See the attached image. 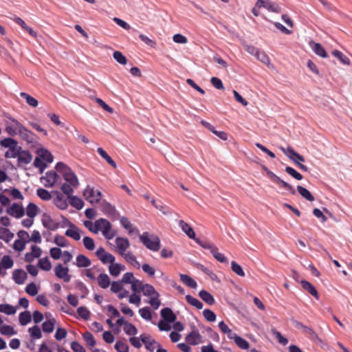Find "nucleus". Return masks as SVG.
<instances>
[{
    "label": "nucleus",
    "instance_id": "bf43d9fd",
    "mask_svg": "<svg viewBox=\"0 0 352 352\" xmlns=\"http://www.w3.org/2000/svg\"><path fill=\"white\" fill-rule=\"evenodd\" d=\"M131 284V289L134 293H140L142 291L144 285L140 280L135 279Z\"/></svg>",
    "mask_w": 352,
    "mask_h": 352
},
{
    "label": "nucleus",
    "instance_id": "aec40b11",
    "mask_svg": "<svg viewBox=\"0 0 352 352\" xmlns=\"http://www.w3.org/2000/svg\"><path fill=\"white\" fill-rule=\"evenodd\" d=\"M27 278L26 273L22 270H15L12 273V278L14 282L18 285H21L24 283Z\"/></svg>",
    "mask_w": 352,
    "mask_h": 352
},
{
    "label": "nucleus",
    "instance_id": "dca6fc26",
    "mask_svg": "<svg viewBox=\"0 0 352 352\" xmlns=\"http://www.w3.org/2000/svg\"><path fill=\"white\" fill-rule=\"evenodd\" d=\"M69 228L65 232L67 236L71 237L76 241L80 239V230L73 223H69Z\"/></svg>",
    "mask_w": 352,
    "mask_h": 352
},
{
    "label": "nucleus",
    "instance_id": "f257e3e1",
    "mask_svg": "<svg viewBox=\"0 0 352 352\" xmlns=\"http://www.w3.org/2000/svg\"><path fill=\"white\" fill-rule=\"evenodd\" d=\"M56 169L63 175L64 179L73 187H78L79 183L76 174L63 162H58L56 165Z\"/></svg>",
    "mask_w": 352,
    "mask_h": 352
},
{
    "label": "nucleus",
    "instance_id": "6e6d98bb",
    "mask_svg": "<svg viewBox=\"0 0 352 352\" xmlns=\"http://www.w3.org/2000/svg\"><path fill=\"white\" fill-rule=\"evenodd\" d=\"M231 269L238 276H241V277L245 276V272H244L243 268L236 262H235V261L231 262Z\"/></svg>",
    "mask_w": 352,
    "mask_h": 352
},
{
    "label": "nucleus",
    "instance_id": "5fc2aeb1",
    "mask_svg": "<svg viewBox=\"0 0 352 352\" xmlns=\"http://www.w3.org/2000/svg\"><path fill=\"white\" fill-rule=\"evenodd\" d=\"M1 263L3 267V269L6 270L12 268L14 265L13 260L10 256L8 255H5L2 257Z\"/></svg>",
    "mask_w": 352,
    "mask_h": 352
},
{
    "label": "nucleus",
    "instance_id": "2f4dec72",
    "mask_svg": "<svg viewBox=\"0 0 352 352\" xmlns=\"http://www.w3.org/2000/svg\"><path fill=\"white\" fill-rule=\"evenodd\" d=\"M98 153L100 156L104 158L107 162L110 164L113 168H116V163L112 160V158L107 153V152L102 148L99 147L97 149Z\"/></svg>",
    "mask_w": 352,
    "mask_h": 352
},
{
    "label": "nucleus",
    "instance_id": "f704fd0d",
    "mask_svg": "<svg viewBox=\"0 0 352 352\" xmlns=\"http://www.w3.org/2000/svg\"><path fill=\"white\" fill-rule=\"evenodd\" d=\"M55 322L56 320L54 318L44 322L42 324L43 331L45 333H52L54 329Z\"/></svg>",
    "mask_w": 352,
    "mask_h": 352
},
{
    "label": "nucleus",
    "instance_id": "37998d69",
    "mask_svg": "<svg viewBox=\"0 0 352 352\" xmlns=\"http://www.w3.org/2000/svg\"><path fill=\"white\" fill-rule=\"evenodd\" d=\"M31 314L30 311H25L23 312H21L19 314V322L21 325H26L31 321Z\"/></svg>",
    "mask_w": 352,
    "mask_h": 352
},
{
    "label": "nucleus",
    "instance_id": "473e14b6",
    "mask_svg": "<svg viewBox=\"0 0 352 352\" xmlns=\"http://www.w3.org/2000/svg\"><path fill=\"white\" fill-rule=\"evenodd\" d=\"M297 190L298 193L305 199L309 201H313L314 200V197L312 195V194L305 188L298 186H297Z\"/></svg>",
    "mask_w": 352,
    "mask_h": 352
},
{
    "label": "nucleus",
    "instance_id": "774afa93",
    "mask_svg": "<svg viewBox=\"0 0 352 352\" xmlns=\"http://www.w3.org/2000/svg\"><path fill=\"white\" fill-rule=\"evenodd\" d=\"M115 349L118 352H129V346L122 341H118L116 343Z\"/></svg>",
    "mask_w": 352,
    "mask_h": 352
},
{
    "label": "nucleus",
    "instance_id": "c85d7f7f",
    "mask_svg": "<svg viewBox=\"0 0 352 352\" xmlns=\"http://www.w3.org/2000/svg\"><path fill=\"white\" fill-rule=\"evenodd\" d=\"M38 208L34 203H30L26 208V214L28 217L34 219L38 214Z\"/></svg>",
    "mask_w": 352,
    "mask_h": 352
},
{
    "label": "nucleus",
    "instance_id": "4c0bfd02",
    "mask_svg": "<svg viewBox=\"0 0 352 352\" xmlns=\"http://www.w3.org/2000/svg\"><path fill=\"white\" fill-rule=\"evenodd\" d=\"M21 97L26 100V102L32 107H36L38 104V100L25 92H21Z\"/></svg>",
    "mask_w": 352,
    "mask_h": 352
},
{
    "label": "nucleus",
    "instance_id": "c9c22d12",
    "mask_svg": "<svg viewBox=\"0 0 352 352\" xmlns=\"http://www.w3.org/2000/svg\"><path fill=\"white\" fill-rule=\"evenodd\" d=\"M16 308L9 304H1L0 312L4 313L7 315H13L16 313Z\"/></svg>",
    "mask_w": 352,
    "mask_h": 352
},
{
    "label": "nucleus",
    "instance_id": "79ce46f5",
    "mask_svg": "<svg viewBox=\"0 0 352 352\" xmlns=\"http://www.w3.org/2000/svg\"><path fill=\"white\" fill-rule=\"evenodd\" d=\"M69 199L70 204L77 210H80L84 206V202L81 199L76 196H72Z\"/></svg>",
    "mask_w": 352,
    "mask_h": 352
},
{
    "label": "nucleus",
    "instance_id": "a18cd8bd",
    "mask_svg": "<svg viewBox=\"0 0 352 352\" xmlns=\"http://www.w3.org/2000/svg\"><path fill=\"white\" fill-rule=\"evenodd\" d=\"M38 156L41 159L51 163L53 161L52 155L45 149H40L38 152Z\"/></svg>",
    "mask_w": 352,
    "mask_h": 352
},
{
    "label": "nucleus",
    "instance_id": "a878e982",
    "mask_svg": "<svg viewBox=\"0 0 352 352\" xmlns=\"http://www.w3.org/2000/svg\"><path fill=\"white\" fill-rule=\"evenodd\" d=\"M91 264L90 259L83 254H79L76 257L75 265L78 267H87Z\"/></svg>",
    "mask_w": 352,
    "mask_h": 352
},
{
    "label": "nucleus",
    "instance_id": "3c124183",
    "mask_svg": "<svg viewBox=\"0 0 352 352\" xmlns=\"http://www.w3.org/2000/svg\"><path fill=\"white\" fill-rule=\"evenodd\" d=\"M123 330L126 334L129 336H135L138 333L137 328L131 323L127 322L123 327Z\"/></svg>",
    "mask_w": 352,
    "mask_h": 352
},
{
    "label": "nucleus",
    "instance_id": "423d86ee",
    "mask_svg": "<svg viewBox=\"0 0 352 352\" xmlns=\"http://www.w3.org/2000/svg\"><path fill=\"white\" fill-rule=\"evenodd\" d=\"M266 172L269 177L276 184L279 186V187L283 188L287 190H288L291 194L294 195L296 193L295 189L293 188L292 186H291L287 182L283 181L278 176L275 175L274 173H272L271 170L266 168Z\"/></svg>",
    "mask_w": 352,
    "mask_h": 352
},
{
    "label": "nucleus",
    "instance_id": "f3484780",
    "mask_svg": "<svg viewBox=\"0 0 352 352\" xmlns=\"http://www.w3.org/2000/svg\"><path fill=\"white\" fill-rule=\"evenodd\" d=\"M141 341L144 344L145 347L147 350L153 352L154 351V344H157L154 339H152L151 336L148 334H142L140 336Z\"/></svg>",
    "mask_w": 352,
    "mask_h": 352
},
{
    "label": "nucleus",
    "instance_id": "69168bd1",
    "mask_svg": "<svg viewBox=\"0 0 352 352\" xmlns=\"http://www.w3.org/2000/svg\"><path fill=\"white\" fill-rule=\"evenodd\" d=\"M113 56L114 59L121 65H126L127 63L126 57L119 51L114 52Z\"/></svg>",
    "mask_w": 352,
    "mask_h": 352
},
{
    "label": "nucleus",
    "instance_id": "49530a36",
    "mask_svg": "<svg viewBox=\"0 0 352 352\" xmlns=\"http://www.w3.org/2000/svg\"><path fill=\"white\" fill-rule=\"evenodd\" d=\"M82 337L88 346L93 347L96 345L95 339L90 332H85L82 335Z\"/></svg>",
    "mask_w": 352,
    "mask_h": 352
},
{
    "label": "nucleus",
    "instance_id": "9b49d317",
    "mask_svg": "<svg viewBox=\"0 0 352 352\" xmlns=\"http://www.w3.org/2000/svg\"><path fill=\"white\" fill-rule=\"evenodd\" d=\"M257 6L267 9L270 12L279 13L281 12V8L275 2L270 0H258Z\"/></svg>",
    "mask_w": 352,
    "mask_h": 352
},
{
    "label": "nucleus",
    "instance_id": "0e129e2a",
    "mask_svg": "<svg viewBox=\"0 0 352 352\" xmlns=\"http://www.w3.org/2000/svg\"><path fill=\"white\" fill-rule=\"evenodd\" d=\"M78 314L84 320H88L90 317V311L85 307H80L77 309Z\"/></svg>",
    "mask_w": 352,
    "mask_h": 352
},
{
    "label": "nucleus",
    "instance_id": "1a4fd4ad",
    "mask_svg": "<svg viewBox=\"0 0 352 352\" xmlns=\"http://www.w3.org/2000/svg\"><path fill=\"white\" fill-rule=\"evenodd\" d=\"M96 255L98 258V259L104 265L111 264L115 262L116 258L115 256L107 252L104 248H99L96 252Z\"/></svg>",
    "mask_w": 352,
    "mask_h": 352
},
{
    "label": "nucleus",
    "instance_id": "a211bd4d",
    "mask_svg": "<svg viewBox=\"0 0 352 352\" xmlns=\"http://www.w3.org/2000/svg\"><path fill=\"white\" fill-rule=\"evenodd\" d=\"M201 336L198 331H192L186 338V341L191 345H197L201 342Z\"/></svg>",
    "mask_w": 352,
    "mask_h": 352
},
{
    "label": "nucleus",
    "instance_id": "b1692460",
    "mask_svg": "<svg viewBox=\"0 0 352 352\" xmlns=\"http://www.w3.org/2000/svg\"><path fill=\"white\" fill-rule=\"evenodd\" d=\"M125 270V266L115 262L111 263L109 266V271L111 276L117 277L122 271Z\"/></svg>",
    "mask_w": 352,
    "mask_h": 352
},
{
    "label": "nucleus",
    "instance_id": "4468645a",
    "mask_svg": "<svg viewBox=\"0 0 352 352\" xmlns=\"http://www.w3.org/2000/svg\"><path fill=\"white\" fill-rule=\"evenodd\" d=\"M43 226L51 230H55L58 228V223L56 222L50 214L44 213L41 219Z\"/></svg>",
    "mask_w": 352,
    "mask_h": 352
},
{
    "label": "nucleus",
    "instance_id": "c03bdc74",
    "mask_svg": "<svg viewBox=\"0 0 352 352\" xmlns=\"http://www.w3.org/2000/svg\"><path fill=\"white\" fill-rule=\"evenodd\" d=\"M333 55L336 57L344 65H349L350 64V60L346 57L342 52L338 50H334L332 52Z\"/></svg>",
    "mask_w": 352,
    "mask_h": 352
},
{
    "label": "nucleus",
    "instance_id": "ddd939ff",
    "mask_svg": "<svg viewBox=\"0 0 352 352\" xmlns=\"http://www.w3.org/2000/svg\"><path fill=\"white\" fill-rule=\"evenodd\" d=\"M115 242L116 244L117 252L120 256L123 255L130 246L129 241L126 238L117 237Z\"/></svg>",
    "mask_w": 352,
    "mask_h": 352
},
{
    "label": "nucleus",
    "instance_id": "e433bc0d",
    "mask_svg": "<svg viewBox=\"0 0 352 352\" xmlns=\"http://www.w3.org/2000/svg\"><path fill=\"white\" fill-rule=\"evenodd\" d=\"M38 266L44 271H50L52 268V264L48 257L40 258L38 262Z\"/></svg>",
    "mask_w": 352,
    "mask_h": 352
},
{
    "label": "nucleus",
    "instance_id": "58836bf2",
    "mask_svg": "<svg viewBox=\"0 0 352 352\" xmlns=\"http://www.w3.org/2000/svg\"><path fill=\"white\" fill-rule=\"evenodd\" d=\"M186 300L188 304L191 305L192 306L196 307L198 309H201L203 308V303L200 300L192 297L190 295H186Z\"/></svg>",
    "mask_w": 352,
    "mask_h": 352
},
{
    "label": "nucleus",
    "instance_id": "c756f323",
    "mask_svg": "<svg viewBox=\"0 0 352 352\" xmlns=\"http://www.w3.org/2000/svg\"><path fill=\"white\" fill-rule=\"evenodd\" d=\"M13 237L14 234L8 228L0 227V239L8 243Z\"/></svg>",
    "mask_w": 352,
    "mask_h": 352
},
{
    "label": "nucleus",
    "instance_id": "39448f33",
    "mask_svg": "<svg viewBox=\"0 0 352 352\" xmlns=\"http://www.w3.org/2000/svg\"><path fill=\"white\" fill-rule=\"evenodd\" d=\"M266 172L269 177L276 184L279 186V187L283 188L287 190H288L291 194L294 195L296 193L295 189L293 188L292 186H291L287 182L283 181L278 176L275 175L274 173H272L271 170L266 168Z\"/></svg>",
    "mask_w": 352,
    "mask_h": 352
},
{
    "label": "nucleus",
    "instance_id": "20e7f679",
    "mask_svg": "<svg viewBox=\"0 0 352 352\" xmlns=\"http://www.w3.org/2000/svg\"><path fill=\"white\" fill-rule=\"evenodd\" d=\"M83 195L86 200L92 204L98 203L102 197V194L100 190H95L94 188L89 186L84 190Z\"/></svg>",
    "mask_w": 352,
    "mask_h": 352
},
{
    "label": "nucleus",
    "instance_id": "09e8293b",
    "mask_svg": "<svg viewBox=\"0 0 352 352\" xmlns=\"http://www.w3.org/2000/svg\"><path fill=\"white\" fill-rule=\"evenodd\" d=\"M144 296H148L150 297L153 296L154 295L158 294L157 292L155 289V288L149 284L144 285L142 291Z\"/></svg>",
    "mask_w": 352,
    "mask_h": 352
},
{
    "label": "nucleus",
    "instance_id": "7ed1b4c3",
    "mask_svg": "<svg viewBox=\"0 0 352 352\" xmlns=\"http://www.w3.org/2000/svg\"><path fill=\"white\" fill-rule=\"evenodd\" d=\"M140 241L150 250L157 252L161 247L160 238L155 235L149 237L148 232H145L139 236Z\"/></svg>",
    "mask_w": 352,
    "mask_h": 352
},
{
    "label": "nucleus",
    "instance_id": "f03ea898",
    "mask_svg": "<svg viewBox=\"0 0 352 352\" xmlns=\"http://www.w3.org/2000/svg\"><path fill=\"white\" fill-rule=\"evenodd\" d=\"M94 233H98V231H102L104 236L107 239H113L116 233L112 230L110 222L105 219H99L94 223Z\"/></svg>",
    "mask_w": 352,
    "mask_h": 352
},
{
    "label": "nucleus",
    "instance_id": "0eeeda50",
    "mask_svg": "<svg viewBox=\"0 0 352 352\" xmlns=\"http://www.w3.org/2000/svg\"><path fill=\"white\" fill-rule=\"evenodd\" d=\"M69 271L67 267H64L60 263L57 264L54 268L55 276L65 283H69L71 280L72 276L69 274Z\"/></svg>",
    "mask_w": 352,
    "mask_h": 352
},
{
    "label": "nucleus",
    "instance_id": "ea45409f",
    "mask_svg": "<svg viewBox=\"0 0 352 352\" xmlns=\"http://www.w3.org/2000/svg\"><path fill=\"white\" fill-rule=\"evenodd\" d=\"M55 205L60 209L64 210L67 208V202L64 197L61 195H58L54 199Z\"/></svg>",
    "mask_w": 352,
    "mask_h": 352
},
{
    "label": "nucleus",
    "instance_id": "864d4df0",
    "mask_svg": "<svg viewBox=\"0 0 352 352\" xmlns=\"http://www.w3.org/2000/svg\"><path fill=\"white\" fill-rule=\"evenodd\" d=\"M235 344L241 349H248L250 344L249 342L245 340L244 338L237 336L235 338V340H234Z\"/></svg>",
    "mask_w": 352,
    "mask_h": 352
},
{
    "label": "nucleus",
    "instance_id": "13d9d810",
    "mask_svg": "<svg viewBox=\"0 0 352 352\" xmlns=\"http://www.w3.org/2000/svg\"><path fill=\"white\" fill-rule=\"evenodd\" d=\"M313 50L317 55L321 57L325 58L327 56L324 47L320 43H314Z\"/></svg>",
    "mask_w": 352,
    "mask_h": 352
},
{
    "label": "nucleus",
    "instance_id": "4d7b16f0",
    "mask_svg": "<svg viewBox=\"0 0 352 352\" xmlns=\"http://www.w3.org/2000/svg\"><path fill=\"white\" fill-rule=\"evenodd\" d=\"M36 195L43 200L48 201L51 199L52 196L49 191L43 188H38L36 190Z\"/></svg>",
    "mask_w": 352,
    "mask_h": 352
},
{
    "label": "nucleus",
    "instance_id": "6e6552de",
    "mask_svg": "<svg viewBox=\"0 0 352 352\" xmlns=\"http://www.w3.org/2000/svg\"><path fill=\"white\" fill-rule=\"evenodd\" d=\"M13 123L16 125V129L18 131V133L20 135L21 138L28 142H32L34 140L33 133L26 129L23 125H22L18 120H13Z\"/></svg>",
    "mask_w": 352,
    "mask_h": 352
},
{
    "label": "nucleus",
    "instance_id": "a19ab883",
    "mask_svg": "<svg viewBox=\"0 0 352 352\" xmlns=\"http://www.w3.org/2000/svg\"><path fill=\"white\" fill-rule=\"evenodd\" d=\"M0 144L2 146L8 148L18 147L17 142L11 138H7L2 140Z\"/></svg>",
    "mask_w": 352,
    "mask_h": 352
},
{
    "label": "nucleus",
    "instance_id": "393cba45",
    "mask_svg": "<svg viewBox=\"0 0 352 352\" xmlns=\"http://www.w3.org/2000/svg\"><path fill=\"white\" fill-rule=\"evenodd\" d=\"M121 225L128 230L129 234L136 233L138 234L139 231L137 228H133L128 218L122 217L120 219Z\"/></svg>",
    "mask_w": 352,
    "mask_h": 352
},
{
    "label": "nucleus",
    "instance_id": "4be33fe9",
    "mask_svg": "<svg viewBox=\"0 0 352 352\" xmlns=\"http://www.w3.org/2000/svg\"><path fill=\"white\" fill-rule=\"evenodd\" d=\"M161 316L168 322H174L177 318L172 309L168 307L164 308L161 310Z\"/></svg>",
    "mask_w": 352,
    "mask_h": 352
},
{
    "label": "nucleus",
    "instance_id": "338daca9",
    "mask_svg": "<svg viewBox=\"0 0 352 352\" xmlns=\"http://www.w3.org/2000/svg\"><path fill=\"white\" fill-rule=\"evenodd\" d=\"M54 243L59 247H67L68 241L65 236L61 235H56L54 237Z\"/></svg>",
    "mask_w": 352,
    "mask_h": 352
},
{
    "label": "nucleus",
    "instance_id": "412c9836",
    "mask_svg": "<svg viewBox=\"0 0 352 352\" xmlns=\"http://www.w3.org/2000/svg\"><path fill=\"white\" fill-rule=\"evenodd\" d=\"M302 287L308 292L311 296L315 297L317 300L319 299L318 293L315 287L307 280H301L300 282Z\"/></svg>",
    "mask_w": 352,
    "mask_h": 352
},
{
    "label": "nucleus",
    "instance_id": "f8f14e48",
    "mask_svg": "<svg viewBox=\"0 0 352 352\" xmlns=\"http://www.w3.org/2000/svg\"><path fill=\"white\" fill-rule=\"evenodd\" d=\"M6 212L8 214L16 219L21 218L25 214L23 207L17 203L12 204L7 208Z\"/></svg>",
    "mask_w": 352,
    "mask_h": 352
},
{
    "label": "nucleus",
    "instance_id": "603ef678",
    "mask_svg": "<svg viewBox=\"0 0 352 352\" xmlns=\"http://www.w3.org/2000/svg\"><path fill=\"white\" fill-rule=\"evenodd\" d=\"M0 333L2 335L10 336L16 333L14 328L10 325H3L0 327Z\"/></svg>",
    "mask_w": 352,
    "mask_h": 352
},
{
    "label": "nucleus",
    "instance_id": "72a5a7b5",
    "mask_svg": "<svg viewBox=\"0 0 352 352\" xmlns=\"http://www.w3.org/2000/svg\"><path fill=\"white\" fill-rule=\"evenodd\" d=\"M211 254L214 258L221 263H228V258L224 256L223 254L219 252L218 248L216 246L214 250L211 252Z\"/></svg>",
    "mask_w": 352,
    "mask_h": 352
},
{
    "label": "nucleus",
    "instance_id": "2eb2a0df",
    "mask_svg": "<svg viewBox=\"0 0 352 352\" xmlns=\"http://www.w3.org/2000/svg\"><path fill=\"white\" fill-rule=\"evenodd\" d=\"M281 150L295 164L300 163L299 162H305L304 157L296 153L292 148L288 147L286 149L281 148Z\"/></svg>",
    "mask_w": 352,
    "mask_h": 352
},
{
    "label": "nucleus",
    "instance_id": "052dcab7",
    "mask_svg": "<svg viewBox=\"0 0 352 352\" xmlns=\"http://www.w3.org/2000/svg\"><path fill=\"white\" fill-rule=\"evenodd\" d=\"M255 56L257 58L258 60H259L261 62L265 65H269L270 63V58L264 52H256Z\"/></svg>",
    "mask_w": 352,
    "mask_h": 352
},
{
    "label": "nucleus",
    "instance_id": "7c9ffc66",
    "mask_svg": "<svg viewBox=\"0 0 352 352\" xmlns=\"http://www.w3.org/2000/svg\"><path fill=\"white\" fill-rule=\"evenodd\" d=\"M199 296L204 302L210 305H212L214 303V298L213 296L206 290L200 291Z\"/></svg>",
    "mask_w": 352,
    "mask_h": 352
},
{
    "label": "nucleus",
    "instance_id": "9d476101",
    "mask_svg": "<svg viewBox=\"0 0 352 352\" xmlns=\"http://www.w3.org/2000/svg\"><path fill=\"white\" fill-rule=\"evenodd\" d=\"M59 176L57 173L55 171L51 170L47 172L45 175L41 178V181L45 187L50 188L54 186Z\"/></svg>",
    "mask_w": 352,
    "mask_h": 352
},
{
    "label": "nucleus",
    "instance_id": "cd10ccee",
    "mask_svg": "<svg viewBox=\"0 0 352 352\" xmlns=\"http://www.w3.org/2000/svg\"><path fill=\"white\" fill-rule=\"evenodd\" d=\"M180 280L184 284H185L186 285H187L188 287H189L190 288L195 289L197 287V285L196 281L186 274H180Z\"/></svg>",
    "mask_w": 352,
    "mask_h": 352
},
{
    "label": "nucleus",
    "instance_id": "8fccbe9b",
    "mask_svg": "<svg viewBox=\"0 0 352 352\" xmlns=\"http://www.w3.org/2000/svg\"><path fill=\"white\" fill-rule=\"evenodd\" d=\"M195 241L197 244H199L201 247L204 249L210 250V252L214 250L216 245L214 243H212L208 241H203L199 239L195 238Z\"/></svg>",
    "mask_w": 352,
    "mask_h": 352
},
{
    "label": "nucleus",
    "instance_id": "680f3d73",
    "mask_svg": "<svg viewBox=\"0 0 352 352\" xmlns=\"http://www.w3.org/2000/svg\"><path fill=\"white\" fill-rule=\"evenodd\" d=\"M285 172L297 180H301L302 179V175L290 166L285 168Z\"/></svg>",
    "mask_w": 352,
    "mask_h": 352
},
{
    "label": "nucleus",
    "instance_id": "e2e57ef3",
    "mask_svg": "<svg viewBox=\"0 0 352 352\" xmlns=\"http://www.w3.org/2000/svg\"><path fill=\"white\" fill-rule=\"evenodd\" d=\"M83 245L85 248L88 250H93L95 248V243L92 238L89 236H85L83 239Z\"/></svg>",
    "mask_w": 352,
    "mask_h": 352
},
{
    "label": "nucleus",
    "instance_id": "de8ad7c7",
    "mask_svg": "<svg viewBox=\"0 0 352 352\" xmlns=\"http://www.w3.org/2000/svg\"><path fill=\"white\" fill-rule=\"evenodd\" d=\"M28 332L30 333L31 338L33 339H40L42 337L41 331L36 325L29 328Z\"/></svg>",
    "mask_w": 352,
    "mask_h": 352
},
{
    "label": "nucleus",
    "instance_id": "5701e85b",
    "mask_svg": "<svg viewBox=\"0 0 352 352\" xmlns=\"http://www.w3.org/2000/svg\"><path fill=\"white\" fill-rule=\"evenodd\" d=\"M179 226L190 239H195V233L188 223L183 220H180L179 221Z\"/></svg>",
    "mask_w": 352,
    "mask_h": 352
},
{
    "label": "nucleus",
    "instance_id": "bb28decb",
    "mask_svg": "<svg viewBox=\"0 0 352 352\" xmlns=\"http://www.w3.org/2000/svg\"><path fill=\"white\" fill-rule=\"evenodd\" d=\"M98 285L102 288L106 289L109 287L111 284L110 278L106 274H100L97 278Z\"/></svg>",
    "mask_w": 352,
    "mask_h": 352
},
{
    "label": "nucleus",
    "instance_id": "6ab92c4d",
    "mask_svg": "<svg viewBox=\"0 0 352 352\" xmlns=\"http://www.w3.org/2000/svg\"><path fill=\"white\" fill-rule=\"evenodd\" d=\"M17 158L19 165H26L31 162L32 160V155L28 151H22L21 153L19 152Z\"/></svg>",
    "mask_w": 352,
    "mask_h": 352
}]
</instances>
